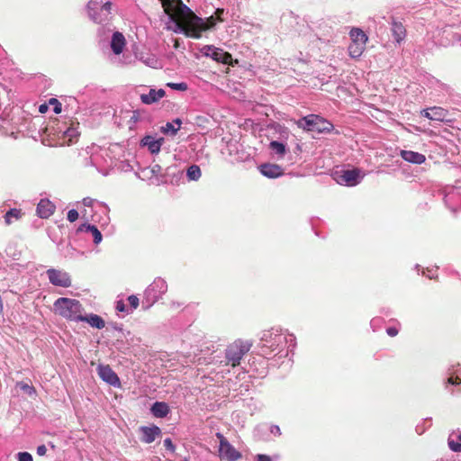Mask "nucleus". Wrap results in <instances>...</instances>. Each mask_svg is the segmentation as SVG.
Returning a JSON list of instances; mask_svg holds the SVG:
<instances>
[{
  "mask_svg": "<svg viewBox=\"0 0 461 461\" xmlns=\"http://www.w3.org/2000/svg\"><path fill=\"white\" fill-rule=\"evenodd\" d=\"M164 12L176 23V30L186 37L200 39L202 32L212 29L218 22H223L222 8H217L213 15L203 20L197 16L184 2H161Z\"/></svg>",
  "mask_w": 461,
  "mask_h": 461,
  "instance_id": "obj_1",
  "label": "nucleus"
},
{
  "mask_svg": "<svg viewBox=\"0 0 461 461\" xmlns=\"http://www.w3.org/2000/svg\"><path fill=\"white\" fill-rule=\"evenodd\" d=\"M54 309L59 316L72 321H80L84 311L79 301L66 297L57 299Z\"/></svg>",
  "mask_w": 461,
  "mask_h": 461,
  "instance_id": "obj_2",
  "label": "nucleus"
},
{
  "mask_svg": "<svg viewBox=\"0 0 461 461\" xmlns=\"http://www.w3.org/2000/svg\"><path fill=\"white\" fill-rule=\"evenodd\" d=\"M252 343L247 340L237 339L226 349L227 365L235 367L240 364V360L251 348Z\"/></svg>",
  "mask_w": 461,
  "mask_h": 461,
  "instance_id": "obj_3",
  "label": "nucleus"
},
{
  "mask_svg": "<svg viewBox=\"0 0 461 461\" xmlns=\"http://www.w3.org/2000/svg\"><path fill=\"white\" fill-rule=\"evenodd\" d=\"M350 43L348 45V54L352 59H358L366 50L368 41L367 35L360 28H352L349 32Z\"/></svg>",
  "mask_w": 461,
  "mask_h": 461,
  "instance_id": "obj_4",
  "label": "nucleus"
},
{
  "mask_svg": "<svg viewBox=\"0 0 461 461\" xmlns=\"http://www.w3.org/2000/svg\"><path fill=\"white\" fill-rule=\"evenodd\" d=\"M298 126L317 132H330L333 130V124L322 117L316 114H310L297 122Z\"/></svg>",
  "mask_w": 461,
  "mask_h": 461,
  "instance_id": "obj_5",
  "label": "nucleus"
},
{
  "mask_svg": "<svg viewBox=\"0 0 461 461\" xmlns=\"http://www.w3.org/2000/svg\"><path fill=\"white\" fill-rule=\"evenodd\" d=\"M220 439V457L228 461H237L241 458V454L236 450L221 433L216 434Z\"/></svg>",
  "mask_w": 461,
  "mask_h": 461,
  "instance_id": "obj_6",
  "label": "nucleus"
},
{
  "mask_svg": "<svg viewBox=\"0 0 461 461\" xmlns=\"http://www.w3.org/2000/svg\"><path fill=\"white\" fill-rule=\"evenodd\" d=\"M97 374L99 377L108 384L116 388H120L122 386L119 376L109 365H99L97 367Z\"/></svg>",
  "mask_w": 461,
  "mask_h": 461,
  "instance_id": "obj_7",
  "label": "nucleus"
},
{
  "mask_svg": "<svg viewBox=\"0 0 461 461\" xmlns=\"http://www.w3.org/2000/svg\"><path fill=\"white\" fill-rule=\"evenodd\" d=\"M47 275L50 282L54 285L61 287H69L71 285V279L66 272L57 269H49Z\"/></svg>",
  "mask_w": 461,
  "mask_h": 461,
  "instance_id": "obj_8",
  "label": "nucleus"
},
{
  "mask_svg": "<svg viewBox=\"0 0 461 461\" xmlns=\"http://www.w3.org/2000/svg\"><path fill=\"white\" fill-rule=\"evenodd\" d=\"M421 115L432 121L444 122L447 121L448 112L442 107L433 106L428 109H423L421 111Z\"/></svg>",
  "mask_w": 461,
  "mask_h": 461,
  "instance_id": "obj_9",
  "label": "nucleus"
},
{
  "mask_svg": "<svg viewBox=\"0 0 461 461\" xmlns=\"http://www.w3.org/2000/svg\"><path fill=\"white\" fill-rule=\"evenodd\" d=\"M391 32L396 43L401 44L407 36V31L402 22L393 18L391 23Z\"/></svg>",
  "mask_w": 461,
  "mask_h": 461,
  "instance_id": "obj_10",
  "label": "nucleus"
},
{
  "mask_svg": "<svg viewBox=\"0 0 461 461\" xmlns=\"http://www.w3.org/2000/svg\"><path fill=\"white\" fill-rule=\"evenodd\" d=\"M55 205L48 199H41L37 205V214L42 219H48L55 212Z\"/></svg>",
  "mask_w": 461,
  "mask_h": 461,
  "instance_id": "obj_11",
  "label": "nucleus"
},
{
  "mask_svg": "<svg viewBox=\"0 0 461 461\" xmlns=\"http://www.w3.org/2000/svg\"><path fill=\"white\" fill-rule=\"evenodd\" d=\"M210 53H207L212 59L222 64H230L232 57L229 52L223 51L221 49L209 47Z\"/></svg>",
  "mask_w": 461,
  "mask_h": 461,
  "instance_id": "obj_12",
  "label": "nucleus"
},
{
  "mask_svg": "<svg viewBox=\"0 0 461 461\" xmlns=\"http://www.w3.org/2000/svg\"><path fill=\"white\" fill-rule=\"evenodd\" d=\"M359 178V171L357 169L345 170L339 176L338 182L347 185H355Z\"/></svg>",
  "mask_w": 461,
  "mask_h": 461,
  "instance_id": "obj_13",
  "label": "nucleus"
},
{
  "mask_svg": "<svg viewBox=\"0 0 461 461\" xmlns=\"http://www.w3.org/2000/svg\"><path fill=\"white\" fill-rule=\"evenodd\" d=\"M140 430L142 432L141 441L148 444L152 443L161 434V430L158 426H144L140 428Z\"/></svg>",
  "mask_w": 461,
  "mask_h": 461,
  "instance_id": "obj_14",
  "label": "nucleus"
},
{
  "mask_svg": "<svg viewBox=\"0 0 461 461\" xmlns=\"http://www.w3.org/2000/svg\"><path fill=\"white\" fill-rule=\"evenodd\" d=\"M263 176L269 178H276L284 174L283 168L276 164H264L260 167Z\"/></svg>",
  "mask_w": 461,
  "mask_h": 461,
  "instance_id": "obj_15",
  "label": "nucleus"
},
{
  "mask_svg": "<svg viewBox=\"0 0 461 461\" xmlns=\"http://www.w3.org/2000/svg\"><path fill=\"white\" fill-rule=\"evenodd\" d=\"M166 95L165 90L163 89H150L149 94H142L140 95V100L145 104H151L153 103L158 102L161 98H163Z\"/></svg>",
  "mask_w": 461,
  "mask_h": 461,
  "instance_id": "obj_16",
  "label": "nucleus"
},
{
  "mask_svg": "<svg viewBox=\"0 0 461 461\" xmlns=\"http://www.w3.org/2000/svg\"><path fill=\"white\" fill-rule=\"evenodd\" d=\"M401 156L404 160L419 165L424 163L426 160L423 154L411 150H402Z\"/></svg>",
  "mask_w": 461,
  "mask_h": 461,
  "instance_id": "obj_17",
  "label": "nucleus"
},
{
  "mask_svg": "<svg viewBox=\"0 0 461 461\" xmlns=\"http://www.w3.org/2000/svg\"><path fill=\"white\" fill-rule=\"evenodd\" d=\"M125 46V39L122 33L116 32L113 33L112 38L111 47L115 54H121Z\"/></svg>",
  "mask_w": 461,
  "mask_h": 461,
  "instance_id": "obj_18",
  "label": "nucleus"
},
{
  "mask_svg": "<svg viewBox=\"0 0 461 461\" xmlns=\"http://www.w3.org/2000/svg\"><path fill=\"white\" fill-rule=\"evenodd\" d=\"M162 141V138L159 140H155L151 136H146L142 139L141 143L143 146L148 147L149 150L152 154H156L159 152Z\"/></svg>",
  "mask_w": 461,
  "mask_h": 461,
  "instance_id": "obj_19",
  "label": "nucleus"
},
{
  "mask_svg": "<svg viewBox=\"0 0 461 461\" xmlns=\"http://www.w3.org/2000/svg\"><path fill=\"white\" fill-rule=\"evenodd\" d=\"M169 407L166 402H156L152 407V414L157 418H164L169 413Z\"/></svg>",
  "mask_w": 461,
  "mask_h": 461,
  "instance_id": "obj_20",
  "label": "nucleus"
},
{
  "mask_svg": "<svg viewBox=\"0 0 461 461\" xmlns=\"http://www.w3.org/2000/svg\"><path fill=\"white\" fill-rule=\"evenodd\" d=\"M80 321H85L90 324L92 327L96 329H103L105 326V322L102 317L96 314H90L88 316L82 315Z\"/></svg>",
  "mask_w": 461,
  "mask_h": 461,
  "instance_id": "obj_21",
  "label": "nucleus"
},
{
  "mask_svg": "<svg viewBox=\"0 0 461 461\" xmlns=\"http://www.w3.org/2000/svg\"><path fill=\"white\" fill-rule=\"evenodd\" d=\"M77 230L91 232L94 237V242L95 244H99L102 241L103 236H102L101 232L99 231V230L97 229V227L95 225L84 223L78 228Z\"/></svg>",
  "mask_w": 461,
  "mask_h": 461,
  "instance_id": "obj_22",
  "label": "nucleus"
},
{
  "mask_svg": "<svg viewBox=\"0 0 461 461\" xmlns=\"http://www.w3.org/2000/svg\"><path fill=\"white\" fill-rule=\"evenodd\" d=\"M181 124L182 121L179 118H176L173 122H167L166 125L161 128V131L165 134L170 133L175 136L179 131Z\"/></svg>",
  "mask_w": 461,
  "mask_h": 461,
  "instance_id": "obj_23",
  "label": "nucleus"
},
{
  "mask_svg": "<svg viewBox=\"0 0 461 461\" xmlns=\"http://www.w3.org/2000/svg\"><path fill=\"white\" fill-rule=\"evenodd\" d=\"M23 215V212L20 209H11L5 215V221L7 225L13 222L12 219L14 218L16 220L20 219Z\"/></svg>",
  "mask_w": 461,
  "mask_h": 461,
  "instance_id": "obj_24",
  "label": "nucleus"
},
{
  "mask_svg": "<svg viewBox=\"0 0 461 461\" xmlns=\"http://www.w3.org/2000/svg\"><path fill=\"white\" fill-rule=\"evenodd\" d=\"M187 176L191 180H197L201 176V169L198 166L193 165L187 169Z\"/></svg>",
  "mask_w": 461,
  "mask_h": 461,
  "instance_id": "obj_25",
  "label": "nucleus"
},
{
  "mask_svg": "<svg viewBox=\"0 0 461 461\" xmlns=\"http://www.w3.org/2000/svg\"><path fill=\"white\" fill-rule=\"evenodd\" d=\"M270 149L276 152V154L283 156L285 152V147L283 143L278 142L276 140H273L269 144Z\"/></svg>",
  "mask_w": 461,
  "mask_h": 461,
  "instance_id": "obj_26",
  "label": "nucleus"
},
{
  "mask_svg": "<svg viewBox=\"0 0 461 461\" xmlns=\"http://www.w3.org/2000/svg\"><path fill=\"white\" fill-rule=\"evenodd\" d=\"M78 135H79L78 131H77L76 128H73V127H68L64 131V136L68 139V144L72 143L78 137Z\"/></svg>",
  "mask_w": 461,
  "mask_h": 461,
  "instance_id": "obj_27",
  "label": "nucleus"
},
{
  "mask_svg": "<svg viewBox=\"0 0 461 461\" xmlns=\"http://www.w3.org/2000/svg\"><path fill=\"white\" fill-rule=\"evenodd\" d=\"M16 386L19 387L21 390L25 392L30 396L36 394V390L32 385L28 384L24 382H18L16 384Z\"/></svg>",
  "mask_w": 461,
  "mask_h": 461,
  "instance_id": "obj_28",
  "label": "nucleus"
},
{
  "mask_svg": "<svg viewBox=\"0 0 461 461\" xmlns=\"http://www.w3.org/2000/svg\"><path fill=\"white\" fill-rule=\"evenodd\" d=\"M458 441H455L452 436L448 438V447L455 452L461 451V433L457 435Z\"/></svg>",
  "mask_w": 461,
  "mask_h": 461,
  "instance_id": "obj_29",
  "label": "nucleus"
},
{
  "mask_svg": "<svg viewBox=\"0 0 461 461\" xmlns=\"http://www.w3.org/2000/svg\"><path fill=\"white\" fill-rule=\"evenodd\" d=\"M273 335H274V333L272 331H266V332H264L261 339L263 341H266V342H270V339L272 338ZM282 338L283 337H282L281 334H276V333L275 334V339H274L275 343H277V344L280 343L281 340H282Z\"/></svg>",
  "mask_w": 461,
  "mask_h": 461,
  "instance_id": "obj_30",
  "label": "nucleus"
},
{
  "mask_svg": "<svg viewBox=\"0 0 461 461\" xmlns=\"http://www.w3.org/2000/svg\"><path fill=\"white\" fill-rule=\"evenodd\" d=\"M49 104L53 105V110L55 113H60L62 111L61 103L56 98H50Z\"/></svg>",
  "mask_w": 461,
  "mask_h": 461,
  "instance_id": "obj_31",
  "label": "nucleus"
},
{
  "mask_svg": "<svg viewBox=\"0 0 461 461\" xmlns=\"http://www.w3.org/2000/svg\"><path fill=\"white\" fill-rule=\"evenodd\" d=\"M167 86L172 89L179 91H185L187 89V85L185 83H168Z\"/></svg>",
  "mask_w": 461,
  "mask_h": 461,
  "instance_id": "obj_32",
  "label": "nucleus"
},
{
  "mask_svg": "<svg viewBox=\"0 0 461 461\" xmlns=\"http://www.w3.org/2000/svg\"><path fill=\"white\" fill-rule=\"evenodd\" d=\"M128 302L131 305V308L133 309H137L139 307V304H140V301H139V298L136 296V295H130L128 297Z\"/></svg>",
  "mask_w": 461,
  "mask_h": 461,
  "instance_id": "obj_33",
  "label": "nucleus"
},
{
  "mask_svg": "<svg viewBox=\"0 0 461 461\" xmlns=\"http://www.w3.org/2000/svg\"><path fill=\"white\" fill-rule=\"evenodd\" d=\"M78 219V212L77 210L75 209H71L68 211V220L70 221V222H74L76 221Z\"/></svg>",
  "mask_w": 461,
  "mask_h": 461,
  "instance_id": "obj_34",
  "label": "nucleus"
},
{
  "mask_svg": "<svg viewBox=\"0 0 461 461\" xmlns=\"http://www.w3.org/2000/svg\"><path fill=\"white\" fill-rule=\"evenodd\" d=\"M447 384L458 385L461 384V378L458 375H451L447 380Z\"/></svg>",
  "mask_w": 461,
  "mask_h": 461,
  "instance_id": "obj_35",
  "label": "nucleus"
},
{
  "mask_svg": "<svg viewBox=\"0 0 461 461\" xmlns=\"http://www.w3.org/2000/svg\"><path fill=\"white\" fill-rule=\"evenodd\" d=\"M18 461H33L32 456L28 452H20L18 454Z\"/></svg>",
  "mask_w": 461,
  "mask_h": 461,
  "instance_id": "obj_36",
  "label": "nucleus"
},
{
  "mask_svg": "<svg viewBox=\"0 0 461 461\" xmlns=\"http://www.w3.org/2000/svg\"><path fill=\"white\" fill-rule=\"evenodd\" d=\"M164 446L167 449H168L172 452L175 450V446L169 438H167L164 440Z\"/></svg>",
  "mask_w": 461,
  "mask_h": 461,
  "instance_id": "obj_37",
  "label": "nucleus"
},
{
  "mask_svg": "<svg viewBox=\"0 0 461 461\" xmlns=\"http://www.w3.org/2000/svg\"><path fill=\"white\" fill-rule=\"evenodd\" d=\"M398 329L395 328V327H389L386 329V333L390 336V337H395L397 334H398Z\"/></svg>",
  "mask_w": 461,
  "mask_h": 461,
  "instance_id": "obj_38",
  "label": "nucleus"
},
{
  "mask_svg": "<svg viewBox=\"0 0 461 461\" xmlns=\"http://www.w3.org/2000/svg\"><path fill=\"white\" fill-rule=\"evenodd\" d=\"M257 461H272L271 457L265 454H258L256 456Z\"/></svg>",
  "mask_w": 461,
  "mask_h": 461,
  "instance_id": "obj_39",
  "label": "nucleus"
},
{
  "mask_svg": "<svg viewBox=\"0 0 461 461\" xmlns=\"http://www.w3.org/2000/svg\"><path fill=\"white\" fill-rule=\"evenodd\" d=\"M116 310L118 312H122L126 311V306H125V304H124V303L122 301H118L116 303Z\"/></svg>",
  "mask_w": 461,
  "mask_h": 461,
  "instance_id": "obj_40",
  "label": "nucleus"
},
{
  "mask_svg": "<svg viewBox=\"0 0 461 461\" xmlns=\"http://www.w3.org/2000/svg\"><path fill=\"white\" fill-rule=\"evenodd\" d=\"M47 452V447H45V445H41L37 447V454L39 456H44Z\"/></svg>",
  "mask_w": 461,
  "mask_h": 461,
  "instance_id": "obj_41",
  "label": "nucleus"
},
{
  "mask_svg": "<svg viewBox=\"0 0 461 461\" xmlns=\"http://www.w3.org/2000/svg\"><path fill=\"white\" fill-rule=\"evenodd\" d=\"M110 10H111V2H105L104 5H102L101 11H104L107 14H109Z\"/></svg>",
  "mask_w": 461,
  "mask_h": 461,
  "instance_id": "obj_42",
  "label": "nucleus"
},
{
  "mask_svg": "<svg viewBox=\"0 0 461 461\" xmlns=\"http://www.w3.org/2000/svg\"><path fill=\"white\" fill-rule=\"evenodd\" d=\"M48 111V105L46 104H41L39 107V112L41 113H45Z\"/></svg>",
  "mask_w": 461,
  "mask_h": 461,
  "instance_id": "obj_43",
  "label": "nucleus"
},
{
  "mask_svg": "<svg viewBox=\"0 0 461 461\" xmlns=\"http://www.w3.org/2000/svg\"><path fill=\"white\" fill-rule=\"evenodd\" d=\"M83 203H84V204H85L86 206H90V205H91V203H92V200H91L90 198H85V199L83 200Z\"/></svg>",
  "mask_w": 461,
  "mask_h": 461,
  "instance_id": "obj_44",
  "label": "nucleus"
},
{
  "mask_svg": "<svg viewBox=\"0 0 461 461\" xmlns=\"http://www.w3.org/2000/svg\"><path fill=\"white\" fill-rule=\"evenodd\" d=\"M271 431H272L273 433H277V434H279V435L281 434V433H280V429H279V427H278V426H275V427H273V429H272V430H271Z\"/></svg>",
  "mask_w": 461,
  "mask_h": 461,
  "instance_id": "obj_45",
  "label": "nucleus"
},
{
  "mask_svg": "<svg viewBox=\"0 0 461 461\" xmlns=\"http://www.w3.org/2000/svg\"><path fill=\"white\" fill-rule=\"evenodd\" d=\"M90 4H93L94 5H96L98 4V2L94 1V2H90ZM95 8H96V6H95Z\"/></svg>",
  "mask_w": 461,
  "mask_h": 461,
  "instance_id": "obj_46",
  "label": "nucleus"
},
{
  "mask_svg": "<svg viewBox=\"0 0 461 461\" xmlns=\"http://www.w3.org/2000/svg\"><path fill=\"white\" fill-rule=\"evenodd\" d=\"M459 39L461 40V35H460V38H459Z\"/></svg>",
  "mask_w": 461,
  "mask_h": 461,
  "instance_id": "obj_47",
  "label": "nucleus"
}]
</instances>
